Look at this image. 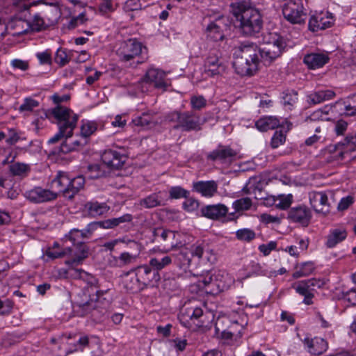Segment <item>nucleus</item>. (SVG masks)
Wrapping results in <instances>:
<instances>
[{
	"instance_id": "nucleus-12",
	"label": "nucleus",
	"mask_w": 356,
	"mask_h": 356,
	"mask_svg": "<svg viewBox=\"0 0 356 356\" xmlns=\"http://www.w3.org/2000/svg\"><path fill=\"white\" fill-rule=\"evenodd\" d=\"M229 29V20L223 15H219L213 21L210 22L206 29V35L208 40L218 42L222 41L225 33Z\"/></svg>"
},
{
	"instance_id": "nucleus-47",
	"label": "nucleus",
	"mask_w": 356,
	"mask_h": 356,
	"mask_svg": "<svg viewBox=\"0 0 356 356\" xmlns=\"http://www.w3.org/2000/svg\"><path fill=\"white\" fill-rule=\"evenodd\" d=\"M124 284V287L132 293L137 292L143 288V284L136 275L125 278Z\"/></svg>"
},
{
	"instance_id": "nucleus-19",
	"label": "nucleus",
	"mask_w": 356,
	"mask_h": 356,
	"mask_svg": "<svg viewBox=\"0 0 356 356\" xmlns=\"http://www.w3.org/2000/svg\"><path fill=\"white\" fill-rule=\"evenodd\" d=\"M70 184V177L67 172H58L56 177L51 180L49 188L55 193L56 199L60 193L68 197V188Z\"/></svg>"
},
{
	"instance_id": "nucleus-22",
	"label": "nucleus",
	"mask_w": 356,
	"mask_h": 356,
	"mask_svg": "<svg viewBox=\"0 0 356 356\" xmlns=\"http://www.w3.org/2000/svg\"><path fill=\"white\" fill-rule=\"evenodd\" d=\"M309 199L310 204L316 212L325 213L329 211L330 203L326 193L310 192L309 193Z\"/></svg>"
},
{
	"instance_id": "nucleus-50",
	"label": "nucleus",
	"mask_w": 356,
	"mask_h": 356,
	"mask_svg": "<svg viewBox=\"0 0 356 356\" xmlns=\"http://www.w3.org/2000/svg\"><path fill=\"white\" fill-rule=\"evenodd\" d=\"M39 102L32 97H26L19 108V112H31L39 106Z\"/></svg>"
},
{
	"instance_id": "nucleus-21",
	"label": "nucleus",
	"mask_w": 356,
	"mask_h": 356,
	"mask_svg": "<svg viewBox=\"0 0 356 356\" xmlns=\"http://www.w3.org/2000/svg\"><path fill=\"white\" fill-rule=\"evenodd\" d=\"M170 250V249L161 250L154 248L152 251L156 254V256L149 259V266L156 270H161L170 266L173 261L172 254L171 255L165 254Z\"/></svg>"
},
{
	"instance_id": "nucleus-24",
	"label": "nucleus",
	"mask_w": 356,
	"mask_h": 356,
	"mask_svg": "<svg viewBox=\"0 0 356 356\" xmlns=\"http://www.w3.org/2000/svg\"><path fill=\"white\" fill-rule=\"evenodd\" d=\"M330 60L327 52H314L304 56L303 62L310 70L323 67Z\"/></svg>"
},
{
	"instance_id": "nucleus-42",
	"label": "nucleus",
	"mask_w": 356,
	"mask_h": 356,
	"mask_svg": "<svg viewBox=\"0 0 356 356\" xmlns=\"http://www.w3.org/2000/svg\"><path fill=\"white\" fill-rule=\"evenodd\" d=\"M85 179L83 176H77L73 179L70 178V184L68 188V197L72 198L83 187Z\"/></svg>"
},
{
	"instance_id": "nucleus-17",
	"label": "nucleus",
	"mask_w": 356,
	"mask_h": 356,
	"mask_svg": "<svg viewBox=\"0 0 356 356\" xmlns=\"http://www.w3.org/2000/svg\"><path fill=\"white\" fill-rule=\"evenodd\" d=\"M255 126L260 131H267L278 127L287 131L291 129L292 124L284 119L280 120L274 116H266L259 119L256 122Z\"/></svg>"
},
{
	"instance_id": "nucleus-54",
	"label": "nucleus",
	"mask_w": 356,
	"mask_h": 356,
	"mask_svg": "<svg viewBox=\"0 0 356 356\" xmlns=\"http://www.w3.org/2000/svg\"><path fill=\"white\" fill-rule=\"evenodd\" d=\"M330 108L328 106H325L323 108L318 109L314 111L309 117L311 120H321L325 121L329 120L328 113Z\"/></svg>"
},
{
	"instance_id": "nucleus-62",
	"label": "nucleus",
	"mask_w": 356,
	"mask_h": 356,
	"mask_svg": "<svg viewBox=\"0 0 356 356\" xmlns=\"http://www.w3.org/2000/svg\"><path fill=\"white\" fill-rule=\"evenodd\" d=\"M277 248V242L270 241L266 244H261L259 245L258 250L263 254L264 256H268L273 250Z\"/></svg>"
},
{
	"instance_id": "nucleus-31",
	"label": "nucleus",
	"mask_w": 356,
	"mask_h": 356,
	"mask_svg": "<svg viewBox=\"0 0 356 356\" xmlns=\"http://www.w3.org/2000/svg\"><path fill=\"white\" fill-rule=\"evenodd\" d=\"M236 151L228 146H220L216 149L211 152L208 158L214 161L220 160L222 162L232 161L236 156Z\"/></svg>"
},
{
	"instance_id": "nucleus-40",
	"label": "nucleus",
	"mask_w": 356,
	"mask_h": 356,
	"mask_svg": "<svg viewBox=\"0 0 356 356\" xmlns=\"http://www.w3.org/2000/svg\"><path fill=\"white\" fill-rule=\"evenodd\" d=\"M315 270L314 263L312 261H306L296 265L295 271L292 274L293 279H298L302 277L309 276L313 273Z\"/></svg>"
},
{
	"instance_id": "nucleus-14",
	"label": "nucleus",
	"mask_w": 356,
	"mask_h": 356,
	"mask_svg": "<svg viewBox=\"0 0 356 356\" xmlns=\"http://www.w3.org/2000/svg\"><path fill=\"white\" fill-rule=\"evenodd\" d=\"M225 65L220 60L217 51H211L204 60L203 72L207 76L213 77L223 73Z\"/></svg>"
},
{
	"instance_id": "nucleus-59",
	"label": "nucleus",
	"mask_w": 356,
	"mask_h": 356,
	"mask_svg": "<svg viewBox=\"0 0 356 356\" xmlns=\"http://www.w3.org/2000/svg\"><path fill=\"white\" fill-rule=\"evenodd\" d=\"M54 60L55 63L60 66H64L69 63L70 59L66 51L63 49L59 48L55 54Z\"/></svg>"
},
{
	"instance_id": "nucleus-5",
	"label": "nucleus",
	"mask_w": 356,
	"mask_h": 356,
	"mask_svg": "<svg viewBox=\"0 0 356 356\" xmlns=\"http://www.w3.org/2000/svg\"><path fill=\"white\" fill-rule=\"evenodd\" d=\"M86 230L72 229L65 239L70 241L73 245L74 257L65 261V264L70 266H76L81 264L88 256V248L85 244L83 239L86 236Z\"/></svg>"
},
{
	"instance_id": "nucleus-55",
	"label": "nucleus",
	"mask_w": 356,
	"mask_h": 356,
	"mask_svg": "<svg viewBox=\"0 0 356 356\" xmlns=\"http://www.w3.org/2000/svg\"><path fill=\"white\" fill-rule=\"evenodd\" d=\"M35 57L40 65H51L52 63L51 51L50 49H46L43 51L35 53Z\"/></svg>"
},
{
	"instance_id": "nucleus-25",
	"label": "nucleus",
	"mask_w": 356,
	"mask_h": 356,
	"mask_svg": "<svg viewBox=\"0 0 356 356\" xmlns=\"http://www.w3.org/2000/svg\"><path fill=\"white\" fill-rule=\"evenodd\" d=\"M193 191L206 198L213 197L218 192V184L213 180L193 183Z\"/></svg>"
},
{
	"instance_id": "nucleus-32",
	"label": "nucleus",
	"mask_w": 356,
	"mask_h": 356,
	"mask_svg": "<svg viewBox=\"0 0 356 356\" xmlns=\"http://www.w3.org/2000/svg\"><path fill=\"white\" fill-rule=\"evenodd\" d=\"M347 237V232L343 227L331 229L327 236L325 245L328 248H333L341 243Z\"/></svg>"
},
{
	"instance_id": "nucleus-33",
	"label": "nucleus",
	"mask_w": 356,
	"mask_h": 356,
	"mask_svg": "<svg viewBox=\"0 0 356 356\" xmlns=\"http://www.w3.org/2000/svg\"><path fill=\"white\" fill-rule=\"evenodd\" d=\"M85 209L90 216L97 217L106 214L110 210V206L105 202L91 200L86 203Z\"/></svg>"
},
{
	"instance_id": "nucleus-28",
	"label": "nucleus",
	"mask_w": 356,
	"mask_h": 356,
	"mask_svg": "<svg viewBox=\"0 0 356 356\" xmlns=\"http://www.w3.org/2000/svg\"><path fill=\"white\" fill-rule=\"evenodd\" d=\"M165 76L166 74L164 71L158 68L150 67L143 76V81L154 83L156 88H165L168 86L164 81Z\"/></svg>"
},
{
	"instance_id": "nucleus-11",
	"label": "nucleus",
	"mask_w": 356,
	"mask_h": 356,
	"mask_svg": "<svg viewBox=\"0 0 356 356\" xmlns=\"http://www.w3.org/2000/svg\"><path fill=\"white\" fill-rule=\"evenodd\" d=\"M169 120L177 122L175 128L181 129L182 131L197 130L200 127L199 117L190 112H172L169 115Z\"/></svg>"
},
{
	"instance_id": "nucleus-43",
	"label": "nucleus",
	"mask_w": 356,
	"mask_h": 356,
	"mask_svg": "<svg viewBox=\"0 0 356 356\" xmlns=\"http://www.w3.org/2000/svg\"><path fill=\"white\" fill-rule=\"evenodd\" d=\"M89 343L88 337L83 335L79 337L77 341L74 343H69L67 353H72L74 352L83 351Z\"/></svg>"
},
{
	"instance_id": "nucleus-46",
	"label": "nucleus",
	"mask_w": 356,
	"mask_h": 356,
	"mask_svg": "<svg viewBox=\"0 0 356 356\" xmlns=\"http://www.w3.org/2000/svg\"><path fill=\"white\" fill-rule=\"evenodd\" d=\"M153 122V117L149 113H143L141 115L136 116L132 120V123L141 128L148 127Z\"/></svg>"
},
{
	"instance_id": "nucleus-26",
	"label": "nucleus",
	"mask_w": 356,
	"mask_h": 356,
	"mask_svg": "<svg viewBox=\"0 0 356 356\" xmlns=\"http://www.w3.org/2000/svg\"><path fill=\"white\" fill-rule=\"evenodd\" d=\"M15 23L17 27L22 28V30L17 32L19 34L25 33L30 31H40L44 25L43 19L38 14L35 15L31 20L16 19Z\"/></svg>"
},
{
	"instance_id": "nucleus-23",
	"label": "nucleus",
	"mask_w": 356,
	"mask_h": 356,
	"mask_svg": "<svg viewBox=\"0 0 356 356\" xmlns=\"http://www.w3.org/2000/svg\"><path fill=\"white\" fill-rule=\"evenodd\" d=\"M288 218L292 222L307 225L312 218V213L307 206L299 205L291 208L288 213Z\"/></svg>"
},
{
	"instance_id": "nucleus-18",
	"label": "nucleus",
	"mask_w": 356,
	"mask_h": 356,
	"mask_svg": "<svg viewBox=\"0 0 356 356\" xmlns=\"http://www.w3.org/2000/svg\"><path fill=\"white\" fill-rule=\"evenodd\" d=\"M26 199L33 203L40 204L56 200L54 192L40 186L34 187L24 193Z\"/></svg>"
},
{
	"instance_id": "nucleus-37",
	"label": "nucleus",
	"mask_w": 356,
	"mask_h": 356,
	"mask_svg": "<svg viewBox=\"0 0 356 356\" xmlns=\"http://www.w3.org/2000/svg\"><path fill=\"white\" fill-rule=\"evenodd\" d=\"M158 275L157 273L153 272L151 266L143 265L136 268V276L141 282L143 286L149 284L153 280V277Z\"/></svg>"
},
{
	"instance_id": "nucleus-2",
	"label": "nucleus",
	"mask_w": 356,
	"mask_h": 356,
	"mask_svg": "<svg viewBox=\"0 0 356 356\" xmlns=\"http://www.w3.org/2000/svg\"><path fill=\"white\" fill-rule=\"evenodd\" d=\"M232 13L239 22L243 33L251 35L257 33L261 28L262 21L259 12L249 3L243 1L232 4Z\"/></svg>"
},
{
	"instance_id": "nucleus-34",
	"label": "nucleus",
	"mask_w": 356,
	"mask_h": 356,
	"mask_svg": "<svg viewBox=\"0 0 356 356\" xmlns=\"http://www.w3.org/2000/svg\"><path fill=\"white\" fill-rule=\"evenodd\" d=\"M87 143V139L81 136L79 138L70 140L67 138L60 147V152L63 154L68 153L72 151L79 150L85 146Z\"/></svg>"
},
{
	"instance_id": "nucleus-64",
	"label": "nucleus",
	"mask_w": 356,
	"mask_h": 356,
	"mask_svg": "<svg viewBox=\"0 0 356 356\" xmlns=\"http://www.w3.org/2000/svg\"><path fill=\"white\" fill-rule=\"evenodd\" d=\"M199 202L193 198L186 197L183 202V208L188 212H193L198 208Z\"/></svg>"
},
{
	"instance_id": "nucleus-56",
	"label": "nucleus",
	"mask_w": 356,
	"mask_h": 356,
	"mask_svg": "<svg viewBox=\"0 0 356 356\" xmlns=\"http://www.w3.org/2000/svg\"><path fill=\"white\" fill-rule=\"evenodd\" d=\"M169 193L172 199H179L188 197L190 193L181 186H173L170 188Z\"/></svg>"
},
{
	"instance_id": "nucleus-3",
	"label": "nucleus",
	"mask_w": 356,
	"mask_h": 356,
	"mask_svg": "<svg viewBox=\"0 0 356 356\" xmlns=\"http://www.w3.org/2000/svg\"><path fill=\"white\" fill-rule=\"evenodd\" d=\"M213 316L210 313L204 312L202 307H190L182 309L178 318L180 324L191 330L198 331L209 327Z\"/></svg>"
},
{
	"instance_id": "nucleus-44",
	"label": "nucleus",
	"mask_w": 356,
	"mask_h": 356,
	"mask_svg": "<svg viewBox=\"0 0 356 356\" xmlns=\"http://www.w3.org/2000/svg\"><path fill=\"white\" fill-rule=\"evenodd\" d=\"M275 208L281 210H285L289 208L293 202V195L291 194H280L275 195Z\"/></svg>"
},
{
	"instance_id": "nucleus-63",
	"label": "nucleus",
	"mask_w": 356,
	"mask_h": 356,
	"mask_svg": "<svg viewBox=\"0 0 356 356\" xmlns=\"http://www.w3.org/2000/svg\"><path fill=\"white\" fill-rule=\"evenodd\" d=\"M10 65L13 69L22 71H26L29 68V61L17 58L12 60Z\"/></svg>"
},
{
	"instance_id": "nucleus-13",
	"label": "nucleus",
	"mask_w": 356,
	"mask_h": 356,
	"mask_svg": "<svg viewBox=\"0 0 356 356\" xmlns=\"http://www.w3.org/2000/svg\"><path fill=\"white\" fill-rule=\"evenodd\" d=\"M323 280L315 278L296 282L292 284V288L296 292L305 297L303 302L306 305L312 303L314 291L316 288H320L323 285Z\"/></svg>"
},
{
	"instance_id": "nucleus-6",
	"label": "nucleus",
	"mask_w": 356,
	"mask_h": 356,
	"mask_svg": "<svg viewBox=\"0 0 356 356\" xmlns=\"http://www.w3.org/2000/svg\"><path fill=\"white\" fill-rule=\"evenodd\" d=\"M147 48L136 38H130L123 41L117 51L120 59L124 63H131L136 66L143 61L140 56L146 52Z\"/></svg>"
},
{
	"instance_id": "nucleus-61",
	"label": "nucleus",
	"mask_w": 356,
	"mask_h": 356,
	"mask_svg": "<svg viewBox=\"0 0 356 356\" xmlns=\"http://www.w3.org/2000/svg\"><path fill=\"white\" fill-rule=\"evenodd\" d=\"M155 235L161 236L165 241L170 238H175L176 236L179 235V233L169 229H156L155 230Z\"/></svg>"
},
{
	"instance_id": "nucleus-53",
	"label": "nucleus",
	"mask_w": 356,
	"mask_h": 356,
	"mask_svg": "<svg viewBox=\"0 0 356 356\" xmlns=\"http://www.w3.org/2000/svg\"><path fill=\"white\" fill-rule=\"evenodd\" d=\"M10 170L14 175L24 176L30 170L28 165L21 163H15L10 166Z\"/></svg>"
},
{
	"instance_id": "nucleus-8",
	"label": "nucleus",
	"mask_w": 356,
	"mask_h": 356,
	"mask_svg": "<svg viewBox=\"0 0 356 356\" xmlns=\"http://www.w3.org/2000/svg\"><path fill=\"white\" fill-rule=\"evenodd\" d=\"M329 161H340L350 156L356 150V134L352 133L346 136L341 141L329 147Z\"/></svg>"
},
{
	"instance_id": "nucleus-48",
	"label": "nucleus",
	"mask_w": 356,
	"mask_h": 356,
	"mask_svg": "<svg viewBox=\"0 0 356 356\" xmlns=\"http://www.w3.org/2000/svg\"><path fill=\"white\" fill-rule=\"evenodd\" d=\"M47 255L51 259L60 258L65 256L70 257V259L74 257L73 250L70 247L64 248L62 250H57L49 249L47 251Z\"/></svg>"
},
{
	"instance_id": "nucleus-20",
	"label": "nucleus",
	"mask_w": 356,
	"mask_h": 356,
	"mask_svg": "<svg viewBox=\"0 0 356 356\" xmlns=\"http://www.w3.org/2000/svg\"><path fill=\"white\" fill-rule=\"evenodd\" d=\"M127 156L118 150L107 149L102 154L103 163L111 168L118 169L125 163Z\"/></svg>"
},
{
	"instance_id": "nucleus-4",
	"label": "nucleus",
	"mask_w": 356,
	"mask_h": 356,
	"mask_svg": "<svg viewBox=\"0 0 356 356\" xmlns=\"http://www.w3.org/2000/svg\"><path fill=\"white\" fill-rule=\"evenodd\" d=\"M234 278L223 270L207 273L197 281V286L206 293L213 295L228 290L234 284Z\"/></svg>"
},
{
	"instance_id": "nucleus-49",
	"label": "nucleus",
	"mask_w": 356,
	"mask_h": 356,
	"mask_svg": "<svg viewBox=\"0 0 356 356\" xmlns=\"http://www.w3.org/2000/svg\"><path fill=\"white\" fill-rule=\"evenodd\" d=\"M236 236L240 241L250 242L255 238L256 234L251 229L243 228L236 232Z\"/></svg>"
},
{
	"instance_id": "nucleus-10",
	"label": "nucleus",
	"mask_w": 356,
	"mask_h": 356,
	"mask_svg": "<svg viewBox=\"0 0 356 356\" xmlns=\"http://www.w3.org/2000/svg\"><path fill=\"white\" fill-rule=\"evenodd\" d=\"M107 292L108 290H97L92 293L89 290L83 291V298L75 303L78 307L77 312L81 316H85L92 310L101 307L106 300L104 296Z\"/></svg>"
},
{
	"instance_id": "nucleus-41",
	"label": "nucleus",
	"mask_w": 356,
	"mask_h": 356,
	"mask_svg": "<svg viewBox=\"0 0 356 356\" xmlns=\"http://www.w3.org/2000/svg\"><path fill=\"white\" fill-rule=\"evenodd\" d=\"M258 57L260 56L261 60L265 65H269L278 57L276 56L275 51H270V49L267 48L264 45L261 47H258Z\"/></svg>"
},
{
	"instance_id": "nucleus-35",
	"label": "nucleus",
	"mask_w": 356,
	"mask_h": 356,
	"mask_svg": "<svg viewBox=\"0 0 356 356\" xmlns=\"http://www.w3.org/2000/svg\"><path fill=\"white\" fill-rule=\"evenodd\" d=\"M138 258V254H133L128 252H123L119 257H113L111 263L113 266L122 268L135 264Z\"/></svg>"
},
{
	"instance_id": "nucleus-16",
	"label": "nucleus",
	"mask_w": 356,
	"mask_h": 356,
	"mask_svg": "<svg viewBox=\"0 0 356 356\" xmlns=\"http://www.w3.org/2000/svg\"><path fill=\"white\" fill-rule=\"evenodd\" d=\"M179 248H181V250L178 254H172L173 261L178 268L186 271L191 266L192 258L188 248L183 247L182 243L177 240L171 243L170 250H177Z\"/></svg>"
},
{
	"instance_id": "nucleus-39",
	"label": "nucleus",
	"mask_w": 356,
	"mask_h": 356,
	"mask_svg": "<svg viewBox=\"0 0 356 356\" xmlns=\"http://www.w3.org/2000/svg\"><path fill=\"white\" fill-rule=\"evenodd\" d=\"M335 96V92L331 90H319L312 92L308 95V101L314 104H321L330 100Z\"/></svg>"
},
{
	"instance_id": "nucleus-15",
	"label": "nucleus",
	"mask_w": 356,
	"mask_h": 356,
	"mask_svg": "<svg viewBox=\"0 0 356 356\" xmlns=\"http://www.w3.org/2000/svg\"><path fill=\"white\" fill-rule=\"evenodd\" d=\"M334 22L333 14L329 11H321L312 15L309 20V29L313 32L330 27Z\"/></svg>"
},
{
	"instance_id": "nucleus-29",
	"label": "nucleus",
	"mask_w": 356,
	"mask_h": 356,
	"mask_svg": "<svg viewBox=\"0 0 356 356\" xmlns=\"http://www.w3.org/2000/svg\"><path fill=\"white\" fill-rule=\"evenodd\" d=\"M229 209L223 204H210L201 209L202 216L211 220H218L225 217Z\"/></svg>"
},
{
	"instance_id": "nucleus-60",
	"label": "nucleus",
	"mask_w": 356,
	"mask_h": 356,
	"mask_svg": "<svg viewBox=\"0 0 356 356\" xmlns=\"http://www.w3.org/2000/svg\"><path fill=\"white\" fill-rule=\"evenodd\" d=\"M191 104L193 109L200 110L207 104V100L203 96H193L191 98Z\"/></svg>"
},
{
	"instance_id": "nucleus-51",
	"label": "nucleus",
	"mask_w": 356,
	"mask_h": 356,
	"mask_svg": "<svg viewBox=\"0 0 356 356\" xmlns=\"http://www.w3.org/2000/svg\"><path fill=\"white\" fill-rule=\"evenodd\" d=\"M98 10L102 15L113 12L115 6L113 0H97Z\"/></svg>"
},
{
	"instance_id": "nucleus-52",
	"label": "nucleus",
	"mask_w": 356,
	"mask_h": 356,
	"mask_svg": "<svg viewBox=\"0 0 356 356\" xmlns=\"http://www.w3.org/2000/svg\"><path fill=\"white\" fill-rule=\"evenodd\" d=\"M252 206V200L249 197H243L235 200L232 203V207L235 211H246L250 209Z\"/></svg>"
},
{
	"instance_id": "nucleus-1",
	"label": "nucleus",
	"mask_w": 356,
	"mask_h": 356,
	"mask_svg": "<svg viewBox=\"0 0 356 356\" xmlns=\"http://www.w3.org/2000/svg\"><path fill=\"white\" fill-rule=\"evenodd\" d=\"M258 47L253 43L243 44L234 52L233 66L237 74L241 76L254 74L259 65Z\"/></svg>"
},
{
	"instance_id": "nucleus-45",
	"label": "nucleus",
	"mask_w": 356,
	"mask_h": 356,
	"mask_svg": "<svg viewBox=\"0 0 356 356\" xmlns=\"http://www.w3.org/2000/svg\"><path fill=\"white\" fill-rule=\"evenodd\" d=\"M188 250L191 257H197L199 259L203 258L204 254L209 252V248L204 243H194Z\"/></svg>"
},
{
	"instance_id": "nucleus-58",
	"label": "nucleus",
	"mask_w": 356,
	"mask_h": 356,
	"mask_svg": "<svg viewBox=\"0 0 356 356\" xmlns=\"http://www.w3.org/2000/svg\"><path fill=\"white\" fill-rule=\"evenodd\" d=\"M286 141V134L282 131H276L271 138V147L273 148H277L283 145Z\"/></svg>"
},
{
	"instance_id": "nucleus-57",
	"label": "nucleus",
	"mask_w": 356,
	"mask_h": 356,
	"mask_svg": "<svg viewBox=\"0 0 356 356\" xmlns=\"http://www.w3.org/2000/svg\"><path fill=\"white\" fill-rule=\"evenodd\" d=\"M73 132L67 131L63 129V127H58V131L51 138L48 140V143L50 144L55 143L60 140L62 138H70L72 136Z\"/></svg>"
},
{
	"instance_id": "nucleus-9",
	"label": "nucleus",
	"mask_w": 356,
	"mask_h": 356,
	"mask_svg": "<svg viewBox=\"0 0 356 356\" xmlns=\"http://www.w3.org/2000/svg\"><path fill=\"white\" fill-rule=\"evenodd\" d=\"M307 0H288L282 5V14L284 19L293 24L305 22L307 10L305 5Z\"/></svg>"
},
{
	"instance_id": "nucleus-30",
	"label": "nucleus",
	"mask_w": 356,
	"mask_h": 356,
	"mask_svg": "<svg viewBox=\"0 0 356 356\" xmlns=\"http://www.w3.org/2000/svg\"><path fill=\"white\" fill-rule=\"evenodd\" d=\"M304 345L307 350L314 355H320L327 349V341L320 337L306 338L304 340Z\"/></svg>"
},
{
	"instance_id": "nucleus-7",
	"label": "nucleus",
	"mask_w": 356,
	"mask_h": 356,
	"mask_svg": "<svg viewBox=\"0 0 356 356\" xmlns=\"http://www.w3.org/2000/svg\"><path fill=\"white\" fill-rule=\"evenodd\" d=\"M46 116L49 119H54L58 127H63V129L72 132L76 128L79 120L78 115L71 109L60 105L49 109L46 113Z\"/></svg>"
},
{
	"instance_id": "nucleus-36",
	"label": "nucleus",
	"mask_w": 356,
	"mask_h": 356,
	"mask_svg": "<svg viewBox=\"0 0 356 356\" xmlns=\"http://www.w3.org/2000/svg\"><path fill=\"white\" fill-rule=\"evenodd\" d=\"M100 127V123L96 120L83 119L81 121L80 135L87 139L93 135Z\"/></svg>"
},
{
	"instance_id": "nucleus-27",
	"label": "nucleus",
	"mask_w": 356,
	"mask_h": 356,
	"mask_svg": "<svg viewBox=\"0 0 356 356\" xmlns=\"http://www.w3.org/2000/svg\"><path fill=\"white\" fill-rule=\"evenodd\" d=\"M270 51H275L276 56L280 57L285 50L286 43L285 40L276 33H270L265 37V44H264Z\"/></svg>"
},
{
	"instance_id": "nucleus-38",
	"label": "nucleus",
	"mask_w": 356,
	"mask_h": 356,
	"mask_svg": "<svg viewBox=\"0 0 356 356\" xmlns=\"http://www.w3.org/2000/svg\"><path fill=\"white\" fill-rule=\"evenodd\" d=\"M165 193L159 191L152 193L140 200V205L145 208H154L157 206L164 204Z\"/></svg>"
}]
</instances>
